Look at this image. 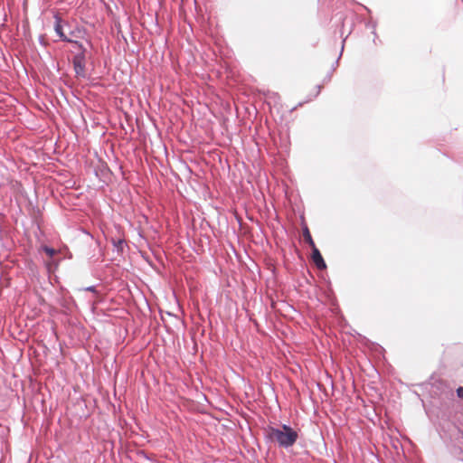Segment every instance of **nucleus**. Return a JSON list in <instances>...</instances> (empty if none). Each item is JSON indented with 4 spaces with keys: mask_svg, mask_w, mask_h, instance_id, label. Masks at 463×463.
I'll return each instance as SVG.
<instances>
[{
    "mask_svg": "<svg viewBox=\"0 0 463 463\" xmlns=\"http://www.w3.org/2000/svg\"><path fill=\"white\" fill-rule=\"evenodd\" d=\"M266 431L271 441L279 443L283 448L293 446L298 438V432L285 424L279 428L269 427Z\"/></svg>",
    "mask_w": 463,
    "mask_h": 463,
    "instance_id": "obj_1",
    "label": "nucleus"
},
{
    "mask_svg": "<svg viewBox=\"0 0 463 463\" xmlns=\"http://www.w3.org/2000/svg\"><path fill=\"white\" fill-rule=\"evenodd\" d=\"M54 30L56 32V33L59 35V37L62 40V41H65V42H70V43H72L73 41L67 37L65 35V33H63L62 31V25H61V19L58 16H55V25H54Z\"/></svg>",
    "mask_w": 463,
    "mask_h": 463,
    "instance_id": "obj_3",
    "label": "nucleus"
},
{
    "mask_svg": "<svg viewBox=\"0 0 463 463\" xmlns=\"http://www.w3.org/2000/svg\"><path fill=\"white\" fill-rule=\"evenodd\" d=\"M73 65L77 74H83L84 72V61L83 57L75 56L73 59Z\"/></svg>",
    "mask_w": 463,
    "mask_h": 463,
    "instance_id": "obj_4",
    "label": "nucleus"
},
{
    "mask_svg": "<svg viewBox=\"0 0 463 463\" xmlns=\"http://www.w3.org/2000/svg\"><path fill=\"white\" fill-rule=\"evenodd\" d=\"M303 238H304L305 241L307 243H308V245L311 247V249H315L316 244L312 239L309 230L307 226L303 229Z\"/></svg>",
    "mask_w": 463,
    "mask_h": 463,
    "instance_id": "obj_5",
    "label": "nucleus"
},
{
    "mask_svg": "<svg viewBox=\"0 0 463 463\" xmlns=\"http://www.w3.org/2000/svg\"><path fill=\"white\" fill-rule=\"evenodd\" d=\"M43 250L50 257H52L55 254V250L52 248L44 247Z\"/></svg>",
    "mask_w": 463,
    "mask_h": 463,
    "instance_id": "obj_6",
    "label": "nucleus"
},
{
    "mask_svg": "<svg viewBox=\"0 0 463 463\" xmlns=\"http://www.w3.org/2000/svg\"><path fill=\"white\" fill-rule=\"evenodd\" d=\"M311 258L317 269H325L326 268V264L317 246H315V249H312Z\"/></svg>",
    "mask_w": 463,
    "mask_h": 463,
    "instance_id": "obj_2",
    "label": "nucleus"
},
{
    "mask_svg": "<svg viewBox=\"0 0 463 463\" xmlns=\"http://www.w3.org/2000/svg\"><path fill=\"white\" fill-rule=\"evenodd\" d=\"M457 395L459 397V398H463V387H458L457 389Z\"/></svg>",
    "mask_w": 463,
    "mask_h": 463,
    "instance_id": "obj_7",
    "label": "nucleus"
},
{
    "mask_svg": "<svg viewBox=\"0 0 463 463\" xmlns=\"http://www.w3.org/2000/svg\"><path fill=\"white\" fill-rule=\"evenodd\" d=\"M320 90H321V86H318L317 87V91L316 95H317L320 92Z\"/></svg>",
    "mask_w": 463,
    "mask_h": 463,
    "instance_id": "obj_8",
    "label": "nucleus"
}]
</instances>
